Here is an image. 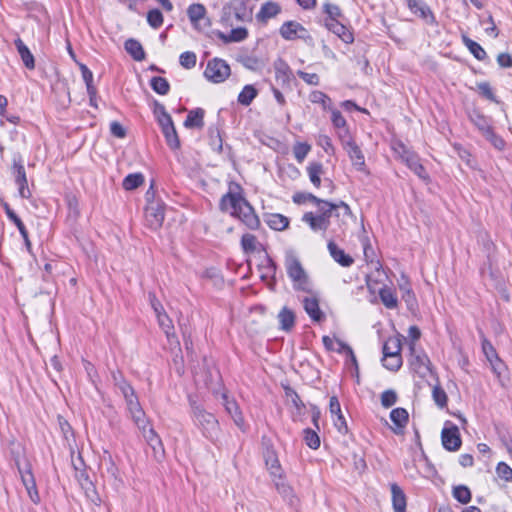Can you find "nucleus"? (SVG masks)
<instances>
[{"instance_id":"1","label":"nucleus","mask_w":512,"mask_h":512,"mask_svg":"<svg viewBox=\"0 0 512 512\" xmlns=\"http://www.w3.org/2000/svg\"><path fill=\"white\" fill-rule=\"evenodd\" d=\"M306 197L317 206V211L305 213L302 220L315 232L326 231L330 226L331 218H335L339 228L343 229L353 217L349 205L343 201L332 203L313 194H307Z\"/></svg>"},{"instance_id":"2","label":"nucleus","mask_w":512,"mask_h":512,"mask_svg":"<svg viewBox=\"0 0 512 512\" xmlns=\"http://www.w3.org/2000/svg\"><path fill=\"white\" fill-rule=\"evenodd\" d=\"M220 208L238 218L248 229L256 230L260 227V220L254 208L238 193L228 192L222 196Z\"/></svg>"},{"instance_id":"3","label":"nucleus","mask_w":512,"mask_h":512,"mask_svg":"<svg viewBox=\"0 0 512 512\" xmlns=\"http://www.w3.org/2000/svg\"><path fill=\"white\" fill-rule=\"evenodd\" d=\"M192 417L194 423L200 428L202 434L209 440L215 441L219 435V423L212 413L203 407L192 404Z\"/></svg>"},{"instance_id":"4","label":"nucleus","mask_w":512,"mask_h":512,"mask_svg":"<svg viewBox=\"0 0 512 512\" xmlns=\"http://www.w3.org/2000/svg\"><path fill=\"white\" fill-rule=\"evenodd\" d=\"M285 267L288 276L293 281L294 288L302 291H310L308 276L303 269L299 259L293 254L288 253L285 258Z\"/></svg>"},{"instance_id":"5","label":"nucleus","mask_w":512,"mask_h":512,"mask_svg":"<svg viewBox=\"0 0 512 512\" xmlns=\"http://www.w3.org/2000/svg\"><path fill=\"white\" fill-rule=\"evenodd\" d=\"M470 121L482 133V135L498 150L505 146L504 140L494 133L489 118L474 111L470 114Z\"/></svg>"},{"instance_id":"6","label":"nucleus","mask_w":512,"mask_h":512,"mask_svg":"<svg viewBox=\"0 0 512 512\" xmlns=\"http://www.w3.org/2000/svg\"><path fill=\"white\" fill-rule=\"evenodd\" d=\"M230 75V66L226 61L214 58L207 63L204 76L213 83H221Z\"/></svg>"},{"instance_id":"7","label":"nucleus","mask_w":512,"mask_h":512,"mask_svg":"<svg viewBox=\"0 0 512 512\" xmlns=\"http://www.w3.org/2000/svg\"><path fill=\"white\" fill-rule=\"evenodd\" d=\"M164 203L160 200H149L145 208V221L153 230L159 229L164 221Z\"/></svg>"},{"instance_id":"8","label":"nucleus","mask_w":512,"mask_h":512,"mask_svg":"<svg viewBox=\"0 0 512 512\" xmlns=\"http://www.w3.org/2000/svg\"><path fill=\"white\" fill-rule=\"evenodd\" d=\"M443 447L448 451H457L460 449L462 441L458 427L450 421H447L441 432Z\"/></svg>"},{"instance_id":"9","label":"nucleus","mask_w":512,"mask_h":512,"mask_svg":"<svg viewBox=\"0 0 512 512\" xmlns=\"http://www.w3.org/2000/svg\"><path fill=\"white\" fill-rule=\"evenodd\" d=\"M127 404V408L129 410V413L131 415L132 420L136 424V426L139 429H145V426L147 424V418L145 415V412L140 406V403L138 401V397L135 394V392L126 398H124Z\"/></svg>"},{"instance_id":"10","label":"nucleus","mask_w":512,"mask_h":512,"mask_svg":"<svg viewBox=\"0 0 512 512\" xmlns=\"http://www.w3.org/2000/svg\"><path fill=\"white\" fill-rule=\"evenodd\" d=\"M187 14L193 26L198 30H204L210 26L206 16V8L202 4H192L188 7Z\"/></svg>"},{"instance_id":"11","label":"nucleus","mask_w":512,"mask_h":512,"mask_svg":"<svg viewBox=\"0 0 512 512\" xmlns=\"http://www.w3.org/2000/svg\"><path fill=\"white\" fill-rule=\"evenodd\" d=\"M147 443L151 446L154 451L155 458L159 461L163 456L164 449L160 437L157 435L155 430L149 426V422L145 426V429H140Z\"/></svg>"},{"instance_id":"12","label":"nucleus","mask_w":512,"mask_h":512,"mask_svg":"<svg viewBox=\"0 0 512 512\" xmlns=\"http://www.w3.org/2000/svg\"><path fill=\"white\" fill-rule=\"evenodd\" d=\"M329 411L331 415L335 417L333 421L337 430L341 433H346L348 426L342 414L340 402L336 396L330 397Z\"/></svg>"},{"instance_id":"13","label":"nucleus","mask_w":512,"mask_h":512,"mask_svg":"<svg viewBox=\"0 0 512 512\" xmlns=\"http://www.w3.org/2000/svg\"><path fill=\"white\" fill-rule=\"evenodd\" d=\"M307 31L296 21H287L280 27L279 33L285 40H294L302 38Z\"/></svg>"},{"instance_id":"14","label":"nucleus","mask_w":512,"mask_h":512,"mask_svg":"<svg viewBox=\"0 0 512 512\" xmlns=\"http://www.w3.org/2000/svg\"><path fill=\"white\" fill-rule=\"evenodd\" d=\"M305 312L315 322H321L324 320L325 315L319 307V300L316 296L312 295L305 297L302 300Z\"/></svg>"},{"instance_id":"15","label":"nucleus","mask_w":512,"mask_h":512,"mask_svg":"<svg viewBox=\"0 0 512 512\" xmlns=\"http://www.w3.org/2000/svg\"><path fill=\"white\" fill-rule=\"evenodd\" d=\"M343 146L348 153L353 165L358 170H363L365 166V159L358 145L351 139H348L347 141L343 140Z\"/></svg>"},{"instance_id":"16","label":"nucleus","mask_w":512,"mask_h":512,"mask_svg":"<svg viewBox=\"0 0 512 512\" xmlns=\"http://www.w3.org/2000/svg\"><path fill=\"white\" fill-rule=\"evenodd\" d=\"M418 12L420 13V17L425 21L428 26L427 33L429 35H437L439 33V25L436 21L434 13L426 4L418 3Z\"/></svg>"},{"instance_id":"17","label":"nucleus","mask_w":512,"mask_h":512,"mask_svg":"<svg viewBox=\"0 0 512 512\" xmlns=\"http://www.w3.org/2000/svg\"><path fill=\"white\" fill-rule=\"evenodd\" d=\"M390 419L394 424L392 427L393 432L395 434H402L408 423L409 414L404 408L398 407L390 412Z\"/></svg>"},{"instance_id":"18","label":"nucleus","mask_w":512,"mask_h":512,"mask_svg":"<svg viewBox=\"0 0 512 512\" xmlns=\"http://www.w3.org/2000/svg\"><path fill=\"white\" fill-rule=\"evenodd\" d=\"M274 478L275 487L284 500L287 501L291 507H297L299 499L294 494L293 489L282 479V475Z\"/></svg>"},{"instance_id":"19","label":"nucleus","mask_w":512,"mask_h":512,"mask_svg":"<svg viewBox=\"0 0 512 512\" xmlns=\"http://www.w3.org/2000/svg\"><path fill=\"white\" fill-rule=\"evenodd\" d=\"M14 169H15L16 183L19 186V189H18L19 195L25 199L30 198L31 192L28 188V182H27L24 166L21 164H15Z\"/></svg>"},{"instance_id":"20","label":"nucleus","mask_w":512,"mask_h":512,"mask_svg":"<svg viewBox=\"0 0 512 512\" xmlns=\"http://www.w3.org/2000/svg\"><path fill=\"white\" fill-rule=\"evenodd\" d=\"M281 12V7L276 2L264 3L256 15L259 22L266 23L269 19L276 17Z\"/></svg>"},{"instance_id":"21","label":"nucleus","mask_w":512,"mask_h":512,"mask_svg":"<svg viewBox=\"0 0 512 512\" xmlns=\"http://www.w3.org/2000/svg\"><path fill=\"white\" fill-rule=\"evenodd\" d=\"M328 250L331 257L343 267H349L353 264L354 260L351 256L346 254L343 249L337 246L336 243L330 241L328 243Z\"/></svg>"},{"instance_id":"22","label":"nucleus","mask_w":512,"mask_h":512,"mask_svg":"<svg viewBox=\"0 0 512 512\" xmlns=\"http://www.w3.org/2000/svg\"><path fill=\"white\" fill-rule=\"evenodd\" d=\"M325 25L331 32H333L335 35H337L345 43L353 42L354 38H353V35L350 32V30L346 26H344L342 23H340L338 20L326 21Z\"/></svg>"},{"instance_id":"23","label":"nucleus","mask_w":512,"mask_h":512,"mask_svg":"<svg viewBox=\"0 0 512 512\" xmlns=\"http://www.w3.org/2000/svg\"><path fill=\"white\" fill-rule=\"evenodd\" d=\"M394 512H406V497L403 490L396 484L390 485Z\"/></svg>"},{"instance_id":"24","label":"nucleus","mask_w":512,"mask_h":512,"mask_svg":"<svg viewBox=\"0 0 512 512\" xmlns=\"http://www.w3.org/2000/svg\"><path fill=\"white\" fill-rule=\"evenodd\" d=\"M266 224L273 230L283 231L289 226V219L278 213H270L265 216Z\"/></svg>"},{"instance_id":"25","label":"nucleus","mask_w":512,"mask_h":512,"mask_svg":"<svg viewBox=\"0 0 512 512\" xmlns=\"http://www.w3.org/2000/svg\"><path fill=\"white\" fill-rule=\"evenodd\" d=\"M15 46L25 67L29 70H33L35 68V60L29 48L20 38L15 40Z\"/></svg>"},{"instance_id":"26","label":"nucleus","mask_w":512,"mask_h":512,"mask_svg":"<svg viewBox=\"0 0 512 512\" xmlns=\"http://www.w3.org/2000/svg\"><path fill=\"white\" fill-rule=\"evenodd\" d=\"M224 399V406L227 411V413L233 418L235 424L243 429L244 426V418L239 411V406L234 400H229L226 395L223 396Z\"/></svg>"},{"instance_id":"27","label":"nucleus","mask_w":512,"mask_h":512,"mask_svg":"<svg viewBox=\"0 0 512 512\" xmlns=\"http://www.w3.org/2000/svg\"><path fill=\"white\" fill-rule=\"evenodd\" d=\"M492 372L498 379V382L501 386H505V381L507 379V366L506 364L498 357L494 359H490L488 361Z\"/></svg>"},{"instance_id":"28","label":"nucleus","mask_w":512,"mask_h":512,"mask_svg":"<svg viewBox=\"0 0 512 512\" xmlns=\"http://www.w3.org/2000/svg\"><path fill=\"white\" fill-rule=\"evenodd\" d=\"M492 372L498 379V382L501 386H505V381L507 379V366L506 364L498 357L494 359H490L488 361Z\"/></svg>"},{"instance_id":"29","label":"nucleus","mask_w":512,"mask_h":512,"mask_svg":"<svg viewBox=\"0 0 512 512\" xmlns=\"http://www.w3.org/2000/svg\"><path fill=\"white\" fill-rule=\"evenodd\" d=\"M492 372L498 379V382L501 386H505V381L507 379V366L506 364L498 357L494 359H490L488 361Z\"/></svg>"},{"instance_id":"30","label":"nucleus","mask_w":512,"mask_h":512,"mask_svg":"<svg viewBox=\"0 0 512 512\" xmlns=\"http://www.w3.org/2000/svg\"><path fill=\"white\" fill-rule=\"evenodd\" d=\"M203 118H204V110L201 109V108H196L194 110H191L185 121H184V126L186 128H202L204 126V121H203Z\"/></svg>"},{"instance_id":"31","label":"nucleus","mask_w":512,"mask_h":512,"mask_svg":"<svg viewBox=\"0 0 512 512\" xmlns=\"http://www.w3.org/2000/svg\"><path fill=\"white\" fill-rule=\"evenodd\" d=\"M265 463L273 477H280L282 475V469L276 453L273 450L267 449L265 454Z\"/></svg>"},{"instance_id":"32","label":"nucleus","mask_w":512,"mask_h":512,"mask_svg":"<svg viewBox=\"0 0 512 512\" xmlns=\"http://www.w3.org/2000/svg\"><path fill=\"white\" fill-rule=\"evenodd\" d=\"M248 36V31L244 27H238L235 29H232L229 34H225L223 32L218 33V37L224 42V43H231V42H241L245 40Z\"/></svg>"},{"instance_id":"33","label":"nucleus","mask_w":512,"mask_h":512,"mask_svg":"<svg viewBox=\"0 0 512 512\" xmlns=\"http://www.w3.org/2000/svg\"><path fill=\"white\" fill-rule=\"evenodd\" d=\"M76 478L82 487V489L85 491L87 497H89L92 501H94L93 496L96 495L94 485L92 481L89 479L88 474L84 470L78 471L76 469Z\"/></svg>"},{"instance_id":"34","label":"nucleus","mask_w":512,"mask_h":512,"mask_svg":"<svg viewBox=\"0 0 512 512\" xmlns=\"http://www.w3.org/2000/svg\"><path fill=\"white\" fill-rule=\"evenodd\" d=\"M278 320L282 330L290 331L295 324V315L292 310L287 307H283L278 314Z\"/></svg>"},{"instance_id":"35","label":"nucleus","mask_w":512,"mask_h":512,"mask_svg":"<svg viewBox=\"0 0 512 512\" xmlns=\"http://www.w3.org/2000/svg\"><path fill=\"white\" fill-rule=\"evenodd\" d=\"M125 49L136 61H142L145 58L142 45L135 39H128L125 42Z\"/></svg>"},{"instance_id":"36","label":"nucleus","mask_w":512,"mask_h":512,"mask_svg":"<svg viewBox=\"0 0 512 512\" xmlns=\"http://www.w3.org/2000/svg\"><path fill=\"white\" fill-rule=\"evenodd\" d=\"M307 172L312 184L317 188L320 187L321 176L324 173L322 164L318 162L310 163L307 167Z\"/></svg>"},{"instance_id":"37","label":"nucleus","mask_w":512,"mask_h":512,"mask_svg":"<svg viewBox=\"0 0 512 512\" xmlns=\"http://www.w3.org/2000/svg\"><path fill=\"white\" fill-rule=\"evenodd\" d=\"M257 95L258 90L253 85H246L238 95V102L243 106H249Z\"/></svg>"},{"instance_id":"38","label":"nucleus","mask_w":512,"mask_h":512,"mask_svg":"<svg viewBox=\"0 0 512 512\" xmlns=\"http://www.w3.org/2000/svg\"><path fill=\"white\" fill-rule=\"evenodd\" d=\"M418 376L427 377L430 376L434 379L431 363L426 354L418 353Z\"/></svg>"},{"instance_id":"39","label":"nucleus","mask_w":512,"mask_h":512,"mask_svg":"<svg viewBox=\"0 0 512 512\" xmlns=\"http://www.w3.org/2000/svg\"><path fill=\"white\" fill-rule=\"evenodd\" d=\"M393 149L411 170L416 169V162L414 160V156L412 154H409L404 144L395 143Z\"/></svg>"},{"instance_id":"40","label":"nucleus","mask_w":512,"mask_h":512,"mask_svg":"<svg viewBox=\"0 0 512 512\" xmlns=\"http://www.w3.org/2000/svg\"><path fill=\"white\" fill-rule=\"evenodd\" d=\"M156 316L158 319V323L160 327L164 330L168 340H170L171 338H176L174 333V326L169 316L165 312L158 314Z\"/></svg>"},{"instance_id":"41","label":"nucleus","mask_w":512,"mask_h":512,"mask_svg":"<svg viewBox=\"0 0 512 512\" xmlns=\"http://www.w3.org/2000/svg\"><path fill=\"white\" fill-rule=\"evenodd\" d=\"M144 182V177L141 173H134L127 175L122 183L125 190H134L138 188Z\"/></svg>"},{"instance_id":"42","label":"nucleus","mask_w":512,"mask_h":512,"mask_svg":"<svg viewBox=\"0 0 512 512\" xmlns=\"http://www.w3.org/2000/svg\"><path fill=\"white\" fill-rule=\"evenodd\" d=\"M401 342L398 338H389L383 346V357L400 355Z\"/></svg>"},{"instance_id":"43","label":"nucleus","mask_w":512,"mask_h":512,"mask_svg":"<svg viewBox=\"0 0 512 512\" xmlns=\"http://www.w3.org/2000/svg\"><path fill=\"white\" fill-rule=\"evenodd\" d=\"M325 348L329 351H336L338 353H344L348 349V345L338 339H332L329 336L322 338Z\"/></svg>"},{"instance_id":"44","label":"nucleus","mask_w":512,"mask_h":512,"mask_svg":"<svg viewBox=\"0 0 512 512\" xmlns=\"http://www.w3.org/2000/svg\"><path fill=\"white\" fill-rule=\"evenodd\" d=\"M378 291H379V295H380L382 303L387 308H394L396 306L397 299L391 289H389L386 286H383V287H380L378 289Z\"/></svg>"},{"instance_id":"45","label":"nucleus","mask_w":512,"mask_h":512,"mask_svg":"<svg viewBox=\"0 0 512 512\" xmlns=\"http://www.w3.org/2000/svg\"><path fill=\"white\" fill-rule=\"evenodd\" d=\"M234 17L240 22L252 20V9L247 8L243 2L233 7Z\"/></svg>"},{"instance_id":"46","label":"nucleus","mask_w":512,"mask_h":512,"mask_svg":"<svg viewBox=\"0 0 512 512\" xmlns=\"http://www.w3.org/2000/svg\"><path fill=\"white\" fill-rule=\"evenodd\" d=\"M258 245L259 242L253 234L246 233L241 238V247L245 253L255 252Z\"/></svg>"},{"instance_id":"47","label":"nucleus","mask_w":512,"mask_h":512,"mask_svg":"<svg viewBox=\"0 0 512 512\" xmlns=\"http://www.w3.org/2000/svg\"><path fill=\"white\" fill-rule=\"evenodd\" d=\"M453 497L462 504H467L471 500V491L465 485H458L453 488Z\"/></svg>"},{"instance_id":"48","label":"nucleus","mask_w":512,"mask_h":512,"mask_svg":"<svg viewBox=\"0 0 512 512\" xmlns=\"http://www.w3.org/2000/svg\"><path fill=\"white\" fill-rule=\"evenodd\" d=\"M463 41H464V44L466 45V47L469 49V51L473 54V56L476 59L483 60L486 57V52L481 47L480 44H478L477 42H475L467 37H464Z\"/></svg>"},{"instance_id":"49","label":"nucleus","mask_w":512,"mask_h":512,"mask_svg":"<svg viewBox=\"0 0 512 512\" xmlns=\"http://www.w3.org/2000/svg\"><path fill=\"white\" fill-rule=\"evenodd\" d=\"M151 87L160 95H166L170 88L168 81L160 76H156L151 79Z\"/></svg>"},{"instance_id":"50","label":"nucleus","mask_w":512,"mask_h":512,"mask_svg":"<svg viewBox=\"0 0 512 512\" xmlns=\"http://www.w3.org/2000/svg\"><path fill=\"white\" fill-rule=\"evenodd\" d=\"M312 103L321 104L324 109H331V99L322 91H313L309 95Z\"/></svg>"},{"instance_id":"51","label":"nucleus","mask_w":512,"mask_h":512,"mask_svg":"<svg viewBox=\"0 0 512 512\" xmlns=\"http://www.w3.org/2000/svg\"><path fill=\"white\" fill-rule=\"evenodd\" d=\"M162 132L166 138L168 146L171 149H178L180 147V141L174 125L169 127L168 129L166 128L162 130Z\"/></svg>"},{"instance_id":"52","label":"nucleus","mask_w":512,"mask_h":512,"mask_svg":"<svg viewBox=\"0 0 512 512\" xmlns=\"http://www.w3.org/2000/svg\"><path fill=\"white\" fill-rule=\"evenodd\" d=\"M107 464H108V466L106 468V473L108 474V476L111 477L114 480V484L116 486L122 484L123 480H122V478L120 476L119 469L115 465L114 461L112 460V458L110 456H109Z\"/></svg>"},{"instance_id":"53","label":"nucleus","mask_w":512,"mask_h":512,"mask_svg":"<svg viewBox=\"0 0 512 512\" xmlns=\"http://www.w3.org/2000/svg\"><path fill=\"white\" fill-rule=\"evenodd\" d=\"M380 398H381V405L384 408L392 407L397 402V399H398L397 393L392 389L385 390L381 394Z\"/></svg>"},{"instance_id":"54","label":"nucleus","mask_w":512,"mask_h":512,"mask_svg":"<svg viewBox=\"0 0 512 512\" xmlns=\"http://www.w3.org/2000/svg\"><path fill=\"white\" fill-rule=\"evenodd\" d=\"M196 54L194 52H184L180 55L179 62L185 69H191L196 65Z\"/></svg>"},{"instance_id":"55","label":"nucleus","mask_w":512,"mask_h":512,"mask_svg":"<svg viewBox=\"0 0 512 512\" xmlns=\"http://www.w3.org/2000/svg\"><path fill=\"white\" fill-rule=\"evenodd\" d=\"M147 21L153 28H159L163 23V15L160 10L153 9L147 14Z\"/></svg>"},{"instance_id":"56","label":"nucleus","mask_w":512,"mask_h":512,"mask_svg":"<svg viewBox=\"0 0 512 512\" xmlns=\"http://www.w3.org/2000/svg\"><path fill=\"white\" fill-rule=\"evenodd\" d=\"M113 378L116 386L119 388L124 398L131 396L135 392L133 387L121 377L118 378L115 374H113Z\"/></svg>"},{"instance_id":"57","label":"nucleus","mask_w":512,"mask_h":512,"mask_svg":"<svg viewBox=\"0 0 512 512\" xmlns=\"http://www.w3.org/2000/svg\"><path fill=\"white\" fill-rule=\"evenodd\" d=\"M383 366L391 371H396L401 366V355H392L383 357L382 359Z\"/></svg>"},{"instance_id":"58","label":"nucleus","mask_w":512,"mask_h":512,"mask_svg":"<svg viewBox=\"0 0 512 512\" xmlns=\"http://www.w3.org/2000/svg\"><path fill=\"white\" fill-rule=\"evenodd\" d=\"M304 440L306 444L312 449H317L320 446L319 436L311 429H306L304 431Z\"/></svg>"},{"instance_id":"59","label":"nucleus","mask_w":512,"mask_h":512,"mask_svg":"<svg viewBox=\"0 0 512 512\" xmlns=\"http://www.w3.org/2000/svg\"><path fill=\"white\" fill-rule=\"evenodd\" d=\"M5 213L7 217L17 226L20 234H24V231H26V228L21 221V219L17 216V214L9 207L8 204L4 205Z\"/></svg>"},{"instance_id":"60","label":"nucleus","mask_w":512,"mask_h":512,"mask_svg":"<svg viewBox=\"0 0 512 512\" xmlns=\"http://www.w3.org/2000/svg\"><path fill=\"white\" fill-rule=\"evenodd\" d=\"M496 473L501 479L505 481H512V469L505 462L498 463Z\"/></svg>"},{"instance_id":"61","label":"nucleus","mask_w":512,"mask_h":512,"mask_svg":"<svg viewBox=\"0 0 512 512\" xmlns=\"http://www.w3.org/2000/svg\"><path fill=\"white\" fill-rule=\"evenodd\" d=\"M310 151V145L306 143H298L294 147V156L298 162H302Z\"/></svg>"},{"instance_id":"62","label":"nucleus","mask_w":512,"mask_h":512,"mask_svg":"<svg viewBox=\"0 0 512 512\" xmlns=\"http://www.w3.org/2000/svg\"><path fill=\"white\" fill-rule=\"evenodd\" d=\"M433 399L436 402V404L440 407H444L447 403V395L445 391L438 387L434 386L432 390Z\"/></svg>"},{"instance_id":"63","label":"nucleus","mask_w":512,"mask_h":512,"mask_svg":"<svg viewBox=\"0 0 512 512\" xmlns=\"http://www.w3.org/2000/svg\"><path fill=\"white\" fill-rule=\"evenodd\" d=\"M331 110V121L335 128L338 129H344L346 127V120L342 116L341 112L336 109H330Z\"/></svg>"},{"instance_id":"64","label":"nucleus","mask_w":512,"mask_h":512,"mask_svg":"<svg viewBox=\"0 0 512 512\" xmlns=\"http://www.w3.org/2000/svg\"><path fill=\"white\" fill-rule=\"evenodd\" d=\"M482 351H483L487 361H490V359H494V358L498 357V354H497L495 348L493 347V345L491 344V342H489L485 338L482 340Z\"/></svg>"}]
</instances>
